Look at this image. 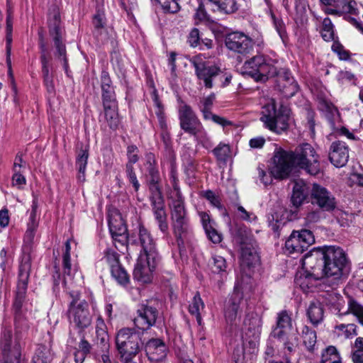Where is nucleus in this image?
<instances>
[{
  "instance_id": "obj_25",
  "label": "nucleus",
  "mask_w": 363,
  "mask_h": 363,
  "mask_svg": "<svg viewBox=\"0 0 363 363\" xmlns=\"http://www.w3.org/2000/svg\"><path fill=\"white\" fill-rule=\"evenodd\" d=\"M145 352L151 362L162 361L167 355V347L160 339L150 340L145 345Z\"/></svg>"
},
{
  "instance_id": "obj_20",
  "label": "nucleus",
  "mask_w": 363,
  "mask_h": 363,
  "mask_svg": "<svg viewBox=\"0 0 363 363\" xmlns=\"http://www.w3.org/2000/svg\"><path fill=\"white\" fill-rule=\"evenodd\" d=\"M160 262V257L149 259V257L140 255L133 271V276L143 283L151 281L152 273Z\"/></svg>"
},
{
  "instance_id": "obj_28",
  "label": "nucleus",
  "mask_w": 363,
  "mask_h": 363,
  "mask_svg": "<svg viewBox=\"0 0 363 363\" xmlns=\"http://www.w3.org/2000/svg\"><path fill=\"white\" fill-rule=\"evenodd\" d=\"M101 88L103 104L117 103L112 81L106 71H102L101 75Z\"/></svg>"
},
{
  "instance_id": "obj_33",
  "label": "nucleus",
  "mask_w": 363,
  "mask_h": 363,
  "mask_svg": "<svg viewBox=\"0 0 363 363\" xmlns=\"http://www.w3.org/2000/svg\"><path fill=\"white\" fill-rule=\"evenodd\" d=\"M208 3L215 11H220L225 14L235 13L239 9V4L237 0H207Z\"/></svg>"
},
{
  "instance_id": "obj_32",
  "label": "nucleus",
  "mask_w": 363,
  "mask_h": 363,
  "mask_svg": "<svg viewBox=\"0 0 363 363\" xmlns=\"http://www.w3.org/2000/svg\"><path fill=\"white\" fill-rule=\"evenodd\" d=\"M308 194V189L303 181H296L293 186L291 202L296 208H299L305 201Z\"/></svg>"
},
{
  "instance_id": "obj_39",
  "label": "nucleus",
  "mask_w": 363,
  "mask_h": 363,
  "mask_svg": "<svg viewBox=\"0 0 363 363\" xmlns=\"http://www.w3.org/2000/svg\"><path fill=\"white\" fill-rule=\"evenodd\" d=\"M100 262L106 263L111 269V268L121 264L120 255L114 250L111 248H107L104 251L103 257H101Z\"/></svg>"
},
{
  "instance_id": "obj_40",
  "label": "nucleus",
  "mask_w": 363,
  "mask_h": 363,
  "mask_svg": "<svg viewBox=\"0 0 363 363\" xmlns=\"http://www.w3.org/2000/svg\"><path fill=\"white\" fill-rule=\"evenodd\" d=\"M321 363H341V357L335 347L329 346L323 352Z\"/></svg>"
},
{
  "instance_id": "obj_4",
  "label": "nucleus",
  "mask_w": 363,
  "mask_h": 363,
  "mask_svg": "<svg viewBox=\"0 0 363 363\" xmlns=\"http://www.w3.org/2000/svg\"><path fill=\"white\" fill-rule=\"evenodd\" d=\"M169 206L174 233L178 245H180L184 243V239L186 237L189 230V223L184 207V201L180 191L176 194Z\"/></svg>"
},
{
  "instance_id": "obj_41",
  "label": "nucleus",
  "mask_w": 363,
  "mask_h": 363,
  "mask_svg": "<svg viewBox=\"0 0 363 363\" xmlns=\"http://www.w3.org/2000/svg\"><path fill=\"white\" fill-rule=\"evenodd\" d=\"M12 31H13V17L10 11H7L6 27V54L8 55V62L10 65V55L11 51L12 43Z\"/></svg>"
},
{
  "instance_id": "obj_47",
  "label": "nucleus",
  "mask_w": 363,
  "mask_h": 363,
  "mask_svg": "<svg viewBox=\"0 0 363 363\" xmlns=\"http://www.w3.org/2000/svg\"><path fill=\"white\" fill-rule=\"evenodd\" d=\"M152 161L155 162L154 155L152 154H150L147 155V171L148 175L150 177V182H159L160 180V174L158 169L153 165L152 163Z\"/></svg>"
},
{
  "instance_id": "obj_64",
  "label": "nucleus",
  "mask_w": 363,
  "mask_h": 363,
  "mask_svg": "<svg viewBox=\"0 0 363 363\" xmlns=\"http://www.w3.org/2000/svg\"><path fill=\"white\" fill-rule=\"evenodd\" d=\"M265 142L266 140L264 137L258 136L250 139L249 141V145L252 148L259 149L264 146Z\"/></svg>"
},
{
  "instance_id": "obj_3",
  "label": "nucleus",
  "mask_w": 363,
  "mask_h": 363,
  "mask_svg": "<svg viewBox=\"0 0 363 363\" xmlns=\"http://www.w3.org/2000/svg\"><path fill=\"white\" fill-rule=\"evenodd\" d=\"M289 116L290 109L287 106L281 105L277 109L275 102L272 101L263 107L260 120L270 130L281 133L289 128Z\"/></svg>"
},
{
  "instance_id": "obj_27",
  "label": "nucleus",
  "mask_w": 363,
  "mask_h": 363,
  "mask_svg": "<svg viewBox=\"0 0 363 363\" xmlns=\"http://www.w3.org/2000/svg\"><path fill=\"white\" fill-rule=\"evenodd\" d=\"M244 323L246 328L245 335L252 338L249 343L255 346L261 333L262 320L257 315H247Z\"/></svg>"
},
{
  "instance_id": "obj_35",
  "label": "nucleus",
  "mask_w": 363,
  "mask_h": 363,
  "mask_svg": "<svg viewBox=\"0 0 363 363\" xmlns=\"http://www.w3.org/2000/svg\"><path fill=\"white\" fill-rule=\"evenodd\" d=\"M259 263V256L254 249L245 247L242 249L241 265L248 268L254 267Z\"/></svg>"
},
{
  "instance_id": "obj_12",
  "label": "nucleus",
  "mask_w": 363,
  "mask_h": 363,
  "mask_svg": "<svg viewBox=\"0 0 363 363\" xmlns=\"http://www.w3.org/2000/svg\"><path fill=\"white\" fill-rule=\"evenodd\" d=\"M73 297L68 309V317L71 323L76 327L84 329L91 325V315L89 310L88 303L84 300H79L77 293Z\"/></svg>"
},
{
  "instance_id": "obj_58",
  "label": "nucleus",
  "mask_w": 363,
  "mask_h": 363,
  "mask_svg": "<svg viewBox=\"0 0 363 363\" xmlns=\"http://www.w3.org/2000/svg\"><path fill=\"white\" fill-rule=\"evenodd\" d=\"M30 222L28 223V228L26 231V235L30 238H33L34 235V231L38 226V222L36 220V213L30 212Z\"/></svg>"
},
{
  "instance_id": "obj_24",
  "label": "nucleus",
  "mask_w": 363,
  "mask_h": 363,
  "mask_svg": "<svg viewBox=\"0 0 363 363\" xmlns=\"http://www.w3.org/2000/svg\"><path fill=\"white\" fill-rule=\"evenodd\" d=\"M349 159V147L341 140L333 142L329 150V160L337 167L345 166Z\"/></svg>"
},
{
  "instance_id": "obj_15",
  "label": "nucleus",
  "mask_w": 363,
  "mask_h": 363,
  "mask_svg": "<svg viewBox=\"0 0 363 363\" xmlns=\"http://www.w3.org/2000/svg\"><path fill=\"white\" fill-rule=\"evenodd\" d=\"M311 203L323 211L331 212L337 207L334 195L326 188L318 184H313L311 191Z\"/></svg>"
},
{
  "instance_id": "obj_51",
  "label": "nucleus",
  "mask_w": 363,
  "mask_h": 363,
  "mask_svg": "<svg viewBox=\"0 0 363 363\" xmlns=\"http://www.w3.org/2000/svg\"><path fill=\"white\" fill-rule=\"evenodd\" d=\"M125 168L126 174L130 182L133 184L135 190L138 191L140 188V184L137 179L136 174L134 172L133 166H131L130 164H126Z\"/></svg>"
},
{
  "instance_id": "obj_22",
  "label": "nucleus",
  "mask_w": 363,
  "mask_h": 363,
  "mask_svg": "<svg viewBox=\"0 0 363 363\" xmlns=\"http://www.w3.org/2000/svg\"><path fill=\"white\" fill-rule=\"evenodd\" d=\"M226 47L239 54L246 55L252 50L251 40L244 33L233 32L229 33L225 38Z\"/></svg>"
},
{
  "instance_id": "obj_34",
  "label": "nucleus",
  "mask_w": 363,
  "mask_h": 363,
  "mask_svg": "<svg viewBox=\"0 0 363 363\" xmlns=\"http://www.w3.org/2000/svg\"><path fill=\"white\" fill-rule=\"evenodd\" d=\"M105 121L112 130H116L120 123L118 113V104H103Z\"/></svg>"
},
{
  "instance_id": "obj_53",
  "label": "nucleus",
  "mask_w": 363,
  "mask_h": 363,
  "mask_svg": "<svg viewBox=\"0 0 363 363\" xmlns=\"http://www.w3.org/2000/svg\"><path fill=\"white\" fill-rule=\"evenodd\" d=\"M138 149L135 145H129L127 148V155L128 158V162L127 164H130L133 166V164L136 163L139 157L138 155Z\"/></svg>"
},
{
  "instance_id": "obj_62",
  "label": "nucleus",
  "mask_w": 363,
  "mask_h": 363,
  "mask_svg": "<svg viewBox=\"0 0 363 363\" xmlns=\"http://www.w3.org/2000/svg\"><path fill=\"white\" fill-rule=\"evenodd\" d=\"M199 31L197 28H194L189 33L188 42L192 47H196L199 43Z\"/></svg>"
},
{
  "instance_id": "obj_10",
  "label": "nucleus",
  "mask_w": 363,
  "mask_h": 363,
  "mask_svg": "<svg viewBox=\"0 0 363 363\" xmlns=\"http://www.w3.org/2000/svg\"><path fill=\"white\" fill-rule=\"evenodd\" d=\"M49 33L52 38L55 48V57L62 62L65 72L68 69L66 46L62 42L63 28L57 9H54L48 19Z\"/></svg>"
},
{
  "instance_id": "obj_16",
  "label": "nucleus",
  "mask_w": 363,
  "mask_h": 363,
  "mask_svg": "<svg viewBox=\"0 0 363 363\" xmlns=\"http://www.w3.org/2000/svg\"><path fill=\"white\" fill-rule=\"evenodd\" d=\"M191 62L197 79L203 82L206 89L213 88V79L222 72L220 67L214 65H210L198 57L194 58Z\"/></svg>"
},
{
  "instance_id": "obj_21",
  "label": "nucleus",
  "mask_w": 363,
  "mask_h": 363,
  "mask_svg": "<svg viewBox=\"0 0 363 363\" xmlns=\"http://www.w3.org/2000/svg\"><path fill=\"white\" fill-rule=\"evenodd\" d=\"M108 227L116 247H118L116 242L124 246L127 242L128 230L120 213L115 212L109 215Z\"/></svg>"
},
{
  "instance_id": "obj_11",
  "label": "nucleus",
  "mask_w": 363,
  "mask_h": 363,
  "mask_svg": "<svg viewBox=\"0 0 363 363\" xmlns=\"http://www.w3.org/2000/svg\"><path fill=\"white\" fill-rule=\"evenodd\" d=\"M273 162L270 167V174L278 179L287 178L295 165L292 151H286L281 148L274 151Z\"/></svg>"
},
{
  "instance_id": "obj_14",
  "label": "nucleus",
  "mask_w": 363,
  "mask_h": 363,
  "mask_svg": "<svg viewBox=\"0 0 363 363\" xmlns=\"http://www.w3.org/2000/svg\"><path fill=\"white\" fill-rule=\"evenodd\" d=\"M314 241V236L308 230L293 231L285 242V248L289 253H302Z\"/></svg>"
},
{
  "instance_id": "obj_30",
  "label": "nucleus",
  "mask_w": 363,
  "mask_h": 363,
  "mask_svg": "<svg viewBox=\"0 0 363 363\" xmlns=\"http://www.w3.org/2000/svg\"><path fill=\"white\" fill-rule=\"evenodd\" d=\"M151 204L160 230L162 233H166L168 230V223L167 222V213L164 208V199H159L157 201L151 202Z\"/></svg>"
},
{
  "instance_id": "obj_45",
  "label": "nucleus",
  "mask_w": 363,
  "mask_h": 363,
  "mask_svg": "<svg viewBox=\"0 0 363 363\" xmlns=\"http://www.w3.org/2000/svg\"><path fill=\"white\" fill-rule=\"evenodd\" d=\"M212 260L211 269L213 273L221 274L226 273L227 263L224 257L215 255L212 257Z\"/></svg>"
},
{
  "instance_id": "obj_2",
  "label": "nucleus",
  "mask_w": 363,
  "mask_h": 363,
  "mask_svg": "<svg viewBox=\"0 0 363 363\" xmlns=\"http://www.w3.org/2000/svg\"><path fill=\"white\" fill-rule=\"evenodd\" d=\"M140 334L134 329L123 328L116 335V346L123 363H135L133 358L142 346Z\"/></svg>"
},
{
  "instance_id": "obj_23",
  "label": "nucleus",
  "mask_w": 363,
  "mask_h": 363,
  "mask_svg": "<svg viewBox=\"0 0 363 363\" xmlns=\"http://www.w3.org/2000/svg\"><path fill=\"white\" fill-rule=\"evenodd\" d=\"M274 75H277V86L285 97L290 98L298 91V86L289 70L276 71Z\"/></svg>"
},
{
  "instance_id": "obj_9",
  "label": "nucleus",
  "mask_w": 363,
  "mask_h": 363,
  "mask_svg": "<svg viewBox=\"0 0 363 363\" xmlns=\"http://www.w3.org/2000/svg\"><path fill=\"white\" fill-rule=\"evenodd\" d=\"M243 74L250 76L256 81H266L274 76L276 67L264 55H256L245 62Z\"/></svg>"
},
{
  "instance_id": "obj_17",
  "label": "nucleus",
  "mask_w": 363,
  "mask_h": 363,
  "mask_svg": "<svg viewBox=\"0 0 363 363\" xmlns=\"http://www.w3.org/2000/svg\"><path fill=\"white\" fill-rule=\"evenodd\" d=\"M328 15L341 16L343 15H357L358 9L354 0H319Z\"/></svg>"
},
{
  "instance_id": "obj_56",
  "label": "nucleus",
  "mask_w": 363,
  "mask_h": 363,
  "mask_svg": "<svg viewBox=\"0 0 363 363\" xmlns=\"http://www.w3.org/2000/svg\"><path fill=\"white\" fill-rule=\"evenodd\" d=\"M32 363H47L46 350L39 347L35 350Z\"/></svg>"
},
{
  "instance_id": "obj_50",
  "label": "nucleus",
  "mask_w": 363,
  "mask_h": 363,
  "mask_svg": "<svg viewBox=\"0 0 363 363\" xmlns=\"http://www.w3.org/2000/svg\"><path fill=\"white\" fill-rule=\"evenodd\" d=\"M349 310L363 323V306L354 300H350L349 302Z\"/></svg>"
},
{
  "instance_id": "obj_57",
  "label": "nucleus",
  "mask_w": 363,
  "mask_h": 363,
  "mask_svg": "<svg viewBox=\"0 0 363 363\" xmlns=\"http://www.w3.org/2000/svg\"><path fill=\"white\" fill-rule=\"evenodd\" d=\"M14 174L12 177L13 185L17 186L18 189H22L23 186L26 184V180L25 177L21 173V171H13Z\"/></svg>"
},
{
  "instance_id": "obj_7",
  "label": "nucleus",
  "mask_w": 363,
  "mask_h": 363,
  "mask_svg": "<svg viewBox=\"0 0 363 363\" xmlns=\"http://www.w3.org/2000/svg\"><path fill=\"white\" fill-rule=\"evenodd\" d=\"M296 167L304 169L308 174L315 176L320 172L319 157L315 149L308 143L297 147L292 151Z\"/></svg>"
},
{
  "instance_id": "obj_31",
  "label": "nucleus",
  "mask_w": 363,
  "mask_h": 363,
  "mask_svg": "<svg viewBox=\"0 0 363 363\" xmlns=\"http://www.w3.org/2000/svg\"><path fill=\"white\" fill-rule=\"evenodd\" d=\"M96 344L101 350H108L109 348V337L106 331V325L101 318H98L96 321Z\"/></svg>"
},
{
  "instance_id": "obj_26",
  "label": "nucleus",
  "mask_w": 363,
  "mask_h": 363,
  "mask_svg": "<svg viewBox=\"0 0 363 363\" xmlns=\"http://www.w3.org/2000/svg\"><path fill=\"white\" fill-rule=\"evenodd\" d=\"M139 242L144 251V256L149 257V259L160 257L156 250L155 242L150 233L143 225L139 227Z\"/></svg>"
},
{
  "instance_id": "obj_18",
  "label": "nucleus",
  "mask_w": 363,
  "mask_h": 363,
  "mask_svg": "<svg viewBox=\"0 0 363 363\" xmlns=\"http://www.w3.org/2000/svg\"><path fill=\"white\" fill-rule=\"evenodd\" d=\"M138 315L134 318L135 325L140 330H146L153 326L158 317V310L152 301L142 303L137 310Z\"/></svg>"
},
{
  "instance_id": "obj_38",
  "label": "nucleus",
  "mask_w": 363,
  "mask_h": 363,
  "mask_svg": "<svg viewBox=\"0 0 363 363\" xmlns=\"http://www.w3.org/2000/svg\"><path fill=\"white\" fill-rule=\"evenodd\" d=\"M203 302L202 301L199 294L197 292L194 295L191 303L189 304V311L191 315L196 316V321L199 325H201L202 324V318L201 316L200 311L201 309H203Z\"/></svg>"
},
{
  "instance_id": "obj_29",
  "label": "nucleus",
  "mask_w": 363,
  "mask_h": 363,
  "mask_svg": "<svg viewBox=\"0 0 363 363\" xmlns=\"http://www.w3.org/2000/svg\"><path fill=\"white\" fill-rule=\"evenodd\" d=\"M296 333L299 334L306 349L310 352H314L317 342V334L315 330L308 325H303L299 328H296Z\"/></svg>"
},
{
  "instance_id": "obj_13",
  "label": "nucleus",
  "mask_w": 363,
  "mask_h": 363,
  "mask_svg": "<svg viewBox=\"0 0 363 363\" xmlns=\"http://www.w3.org/2000/svg\"><path fill=\"white\" fill-rule=\"evenodd\" d=\"M244 284V279L238 281L235 285L233 292L225 301L224 315L228 324L233 325L235 323L238 313L240 312V303L243 300V293L247 289Z\"/></svg>"
},
{
  "instance_id": "obj_37",
  "label": "nucleus",
  "mask_w": 363,
  "mask_h": 363,
  "mask_svg": "<svg viewBox=\"0 0 363 363\" xmlns=\"http://www.w3.org/2000/svg\"><path fill=\"white\" fill-rule=\"evenodd\" d=\"M89 158V150L87 147L81 149L76 160V166L79 172L78 179L80 182L85 181V170Z\"/></svg>"
},
{
  "instance_id": "obj_43",
  "label": "nucleus",
  "mask_w": 363,
  "mask_h": 363,
  "mask_svg": "<svg viewBox=\"0 0 363 363\" xmlns=\"http://www.w3.org/2000/svg\"><path fill=\"white\" fill-rule=\"evenodd\" d=\"M62 270L64 274V283L67 284V279H72L74 273L77 272V266L72 267L70 257H62Z\"/></svg>"
},
{
  "instance_id": "obj_19",
  "label": "nucleus",
  "mask_w": 363,
  "mask_h": 363,
  "mask_svg": "<svg viewBox=\"0 0 363 363\" xmlns=\"http://www.w3.org/2000/svg\"><path fill=\"white\" fill-rule=\"evenodd\" d=\"M324 257L325 248H313L303 259V267L310 271L311 276L315 279L323 277Z\"/></svg>"
},
{
  "instance_id": "obj_5",
  "label": "nucleus",
  "mask_w": 363,
  "mask_h": 363,
  "mask_svg": "<svg viewBox=\"0 0 363 363\" xmlns=\"http://www.w3.org/2000/svg\"><path fill=\"white\" fill-rule=\"evenodd\" d=\"M179 119L181 128L194 135L203 146L210 145L209 138L200 121L191 106L184 104L179 109Z\"/></svg>"
},
{
  "instance_id": "obj_52",
  "label": "nucleus",
  "mask_w": 363,
  "mask_h": 363,
  "mask_svg": "<svg viewBox=\"0 0 363 363\" xmlns=\"http://www.w3.org/2000/svg\"><path fill=\"white\" fill-rule=\"evenodd\" d=\"M312 277L311 274L305 277H300L296 279V283L300 286L303 291L307 292L312 287L311 284V278Z\"/></svg>"
},
{
  "instance_id": "obj_48",
  "label": "nucleus",
  "mask_w": 363,
  "mask_h": 363,
  "mask_svg": "<svg viewBox=\"0 0 363 363\" xmlns=\"http://www.w3.org/2000/svg\"><path fill=\"white\" fill-rule=\"evenodd\" d=\"M164 10L169 13H177L180 9L179 0H156Z\"/></svg>"
},
{
  "instance_id": "obj_6",
  "label": "nucleus",
  "mask_w": 363,
  "mask_h": 363,
  "mask_svg": "<svg viewBox=\"0 0 363 363\" xmlns=\"http://www.w3.org/2000/svg\"><path fill=\"white\" fill-rule=\"evenodd\" d=\"M273 336L283 344L289 352H295L298 345L297 334L294 331L291 315L286 311L278 313L277 327Z\"/></svg>"
},
{
  "instance_id": "obj_63",
  "label": "nucleus",
  "mask_w": 363,
  "mask_h": 363,
  "mask_svg": "<svg viewBox=\"0 0 363 363\" xmlns=\"http://www.w3.org/2000/svg\"><path fill=\"white\" fill-rule=\"evenodd\" d=\"M194 18L199 22H202L207 19V13L202 3L199 4V6L194 14Z\"/></svg>"
},
{
  "instance_id": "obj_1",
  "label": "nucleus",
  "mask_w": 363,
  "mask_h": 363,
  "mask_svg": "<svg viewBox=\"0 0 363 363\" xmlns=\"http://www.w3.org/2000/svg\"><path fill=\"white\" fill-rule=\"evenodd\" d=\"M347 259L340 247L328 246L325 248L323 277L330 286L337 285L347 272Z\"/></svg>"
},
{
  "instance_id": "obj_54",
  "label": "nucleus",
  "mask_w": 363,
  "mask_h": 363,
  "mask_svg": "<svg viewBox=\"0 0 363 363\" xmlns=\"http://www.w3.org/2000/svg\"><path fill=\"white\" fill-rule=\"evenodd\" d=\"M208 239L213 243H220L222 240V235L213 226L205 230Z\"/></svg>"
},
{
  "instance_id": "obj_46",
  "label": "nucleus",
  "mask_w": 363,
  "mask_h": 363,
  "mask_svg": "<svg viewBox=\"0 0 363 363\" xmlns=\"http://www.w3.org/2000/svg\"><path fill=\"white\" fill-rule=\"evenodd\" d=\"M213 152L218 161L226 162L230 156V149L228 145L220 143Z\"/></svg>"
},
{
  "instance_id": "obj_59",
  "label": "nucleus",
  "mask_w": 363,
  "mask_h": 363,
  "mask_svg": "<svg viewBox=\"0 0 363 363\" xmlns=\"http://www.w3.org/2000/svg\"><path fill=\"white\" fill-rule=\"evenodd\" d=\"M149 188L152 192V196L150 198L151 202L157 201L159 199H163L158 186V182H150Z\"/></svg>"
},
{
  "instance_id": "obj_61",
  "label": "nucleus",
  "mask_w": 363,
  "mask_h": 363,
  "mask_svg": "<svg viewBox=\"0 0 363 363\" xmlns=\"http://www.w3.org/2000/svg\"><path fill=\"white\" fill-rule=\"evenodd\" d=\"M320 219V211L318 210L311 211L308 212L305 217L307 225L315 223Z\"/></svg>"
},
{
  "instance_id": "obj_42",
  "label": "nucleus",
  "mask_w": 363,
  "mask_h": 363,
  "mask_svg": "<svg viewBox=\"0 0 363 363\" xmlns=\"http://www.w3.org/2000/svg\"><path fill=\"white\" fill-rule=\"evenodd\" d=\"M111 273L112 277L121 285H126L129 282V276L125 269L122 267L121 264L111 268Z\"/></svg>"
},
{
  "instance_id": "obj_55",
  "label": "nucleus",
  "mask_w": 363,
  "mask_h": 363,
  "mask_svg": "<svg viewBox=\"0 0 363 363\" xmlns=\"http://www.w3.org/2000/svg\"><path fill=\"white\" fill-rule=\"evenodd\" d=\"M43 73V82L44 84L46 86L47 91L50 94L55 93V85L53 82V79L52 75L50 74V72H45Z\"/></svg>"
},
{
  "instance_id": "obj_44",
  "label": "nucleus",
  "mask_w": 363,
  "mask_h": 363,
  "mask_svg": "<svg viewBox=\"0 0 363 363\" xmlns=\"http://www.w3.org/2000/svg\"><path fill=\"white\" fill-rule=\"evenodd\" d=\"M333 24L329 18H325L322 23L321 36L325 41H331L334 39Z\"/></svg>"
},
{
  "instance_id": "obj_8",
  "label": "nucleus",
  "mask_w": 363,
  "mask_h": 363,
  "mask_svg": "<svg viewBox=\"0 0 363 363\" xmlns=\"http://www.w3.org/2000/svg\"><path fill=\"white\" fill-rule=\"evenodd\" d=\"M30 270L31 257L29 253H23L19 264L16 294L13 305L16 314H21V313L26 298Z\"/></svg>"
},
{
  "instance_id": "obj_49",
  "label": "nucleus",
  "mask_w": 363,
  "mask_h": 363,
  "mask_svg": "<svg viewBox=\"0 0 363 363\" xmlns=\"http://www.w3.org/2000/svg\"><path fill=\"white\" fill-rule=\"evenodd\" d=\"M12 334L11 331H4L1 337V348L5 354H8L11 350Z\"/></svg>"
},
{
  "instance_id": "obj_36",
  "label": "nucleus",
  "mask_w": 363,
  "mask_h": 363,
  "mask_svg": "<svg viewBox=\"0 0 363 363\" xmlns=\"http://www.w3.org/2000/svg\"><path fill=\"white\" fill-rule=\"evenodd\" d=\"M324 311L320 303H311L307 310V315L311 323L317 325L323 320Z\"/></svg>"
},
{
  "instance_id": "obj_60",
  "label": "nucleus",
  "mask_w": 363,
  "mask_h": 363,
  "mask_svg": "<svg viewBox=\"0 0 363 363\" xmlns=\"http://www.w3.org/2000/svg\"><path fill=\"white\" fill-rule=\"evenodd\" d=\"M203 196L216 208H221L220 199L212 191L208 190L203 193Z\"/></svg>"
}]
</instances>
